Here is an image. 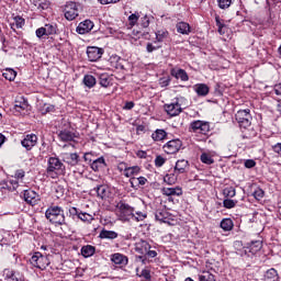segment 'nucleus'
I'll use <instances>...</instances> for the list:
<instances>
[{"instance_id":"nucleus-47","label":"nucleus","mask_w":281,"mask_h":281,"mask_svg":"<svg viewBox=\"0 0 281 281\" xmlns=\"http://www.w3.org/2000/svg\"><path fill=\"white\" fill-rule=\"evenodd\" d=\"M111 67H113L114 69H121L124 70V66L122 65V58L120 57H112L111 59Z\"/></svg>"},{"instance_id":"nucleus-57","label":"nucleus","mask_w":281,"mask_h":281,"mask_svg":"<svg viewBox=\"0 0 281 281\" xmlns=\"http://www.w3.org/2000/svg\"><path fill=\"white\" fill-rule=\"evenodd\" d=\"M172 81V79L170 78V76H167V77H161L159 79V86L160 87H168L170 85V82Z\"/></svg>"},{"instance_id":"nucleus-25","label":"nucleus","mask_w":281,"mask_h":281,"mask_svg":"<svg viewBox=\"0 0 281 281\" xmlns=\"http://www.w3.org/2000/svg\"><path fill=\"white\" fill-rule=\"evenodd\" d=\"M190 166V162L186 159H180L176 162L175 166V172L176 175H183L186 172V169Z\"/></svg>"},{"instance_id":"nucleus-40","label":"nucleus","mask_w":281,"mask_h":281,"mask_svg":"<svg viewBox=\"0 0 281 281\" xmlns=\"http://www.w3.org/2000/svg\"><path fill=\"white\" fill-rule=\"evenodd\" d=\"M33 3L37 10H49V0H33Z\"/></svg>"},{"instance_id":"nucleus-30","label":"nucleus","mask_w":281,"mask_h":281,"mask_svg":"<svg viewBox=\"0 0 281 281\" xmlns=\"http://www.w3.org/2000/svg\"><path fill=\"white\" fill-rule=\"evenodd\" d=\"M13 21L14 22L10 24L11 30L13 32H15L16 30H21V27H23V25H25V19H23V16H21V15H15L13 18ZM14 27H16V30Z\"/></svg>"},{"instance_id":"nucleus-32","label":"nucleus","mask_w":281,"mask_h":281,"mask_svg":"<svg viewBox=\"0 0 281 281\" xmlns=\"http://www.w3.org/2000/svg\"><path fill=\"white\" fill-rule=\"evenodd\" d=\"M79 221H81V223H86L87 225H91V223H93V221H95V217L87 212H80L79 213Z\"/></svg>"},{"instance_id":"nucleus-20","label":"nucleus","mask_w":281,"mask_h":281,"mask_svg":"<svg viewBox=\"0 0 281 281\" xmlns=\"http://www.w3.org/2000/svg\"><path fill=\"white\" fill-rule=\"evenodd\" d=\"M151 246L147 240L140 239L135 244V251L137 254H140V256H145V254L148 252V249H150Z\"/></svg>"},{"instance_id":"nucleus-31","label":"nucleus","mask_w":281,"mask_h":281,"mask_svg":"<svg viewBox=\"0 0 281 281\" xmlns=\"http://www.w3.org/2000/svg\"><path fill=\"white\" fill-rule=\"evenodd\" d=\"M99 85L104 89H106L108 87H111V76H109V74L106 72L99 75Z\"/></svg>"},{"instance_id":"nucleus-49","label":"nucleus","mask_w":281,"mask_h":281,"mask_svg":"<svg viewBox=\"0 0 281 281\" xmlns=\"http://www.w3.org/2000/svg\"><path fill=\"white\" fill-rule=\"evenodd\" d=\"M80 212H81L80 209H78L76 206H70L68 209L69 217L72 218V221L76 220V216H77V218H79Z\"/></svg>"},{"instance_id":"nucleus-62","label":"nucleus","mask_w":281,"mask_h":281,"mask_svg":"<svg viewBox=\"0 0 281 281\" xmlns=\"http://www.w3.org/2000/svg\"><path fill=\"white\" fill-rule=\"evenodd\" d=\"M119 172H123V175L128 170V164L126 162H120L117 165Z\"/></svg>"},{"instance_id":"nucleus-27","label":"nucleus","mask_w":281,"mask_h":281,"mask_svg":"<svg viewBox=\"0 0 281 281\" xmlns=\"http://www.w3.org/2000/svg\"><path fill=\"white\" fill-rule=\"evenodd\" d=\"M266 281H280V274H278V270L274 268H270L265 273Z\"/></svg>"},{"instance_id":"nucleus-22","label":"nucleus","mask_w":281,"mask_h":281,"mask_svg":"<svg viewBox=\"0 0 281 281\" xmlns=\"http://www.w3.org/2000/svg\"><path fill=\"white\" fill-rule=\"evenodd\" d=\"M161 193L166 196H181V194H183V189H181V187L162 188Z\"/></svg>"},{"instance_id":"nucleus-58","label":"nucleus","mask_w":281,"mask_h":281,"mask_svg":"<svg viewBox=\"0 0 281 281\" xmlns=\"http://www.w3.org/2000/svg\"><path fill=\"white\" fill-rule=\"evenodd\" d=\"M164 164H166V158H164L161 155L156 156L155 158L156 168H161Z\"/></svg>"},{"instance_id":"nucleus-12","label":"nucleus","mask_w":281,"mask_h":281,"mask_svg":"<svg viewBox=\"0 0 281 281\" xmlns=\"http://www.w3.org/2000/svg\"><path fill=\"white\" fill-rule=\"evenodd\" d=\"M119 210L121 212V217L124 218V221L135 218V207L130 204L121 203Z\"/></svg>"},{"instance_id":"nucleus-38","label":"nucleus","mask_w":281,"mask_h":281,"mask_svg":"<svg viewBox=\"0 0 281 281\" xmlns=\"http://www.w3.org/2000/svg\"><path fill=\"white\" fill-rule=\"evenodd\" d=\"M97 82L98 81L95 80V77H93L92 75H85L83 85L86 87H88V89H93V87H95Z\"/></svg>"},{"instance_id":"nucleus-35","label":"nucleus","mask_w":281,"mask_h":281,"mask_svg":"<svg viewBox=\"0 0 281 281\" xmlns=\"http://www.w3.org/2000/svg\"><path fill=\"white\" fill-rule=\"evenodd\" d=\"M179 175L177 172L167 173L164 177V182L167 183V186H175L177 183Z\"/></svg>"},{"instance_id":"nucleus-44","label":"nucleus","mask_w":281,"mask_h":281,"mask_svg":"<svg viewBox=\"0 0 281 281\" xmlns=\"http://www.w3.org/2000/svg\"><path fill=\"white\" fill-rule=\"evenodd\" d=\"M200 161L206 166H212V164H214V158L212 157V154L202 153L200 156Z\"/></svg>"},{"instance_id":"nucleus-18","label":"nucleus","mask_w":281,"mask_h":281,"mask_svg":"<svg viewBox=\"0 0 281 281\" xmlns=\"http://www.w3.org/2000/svg\"><path fill=\"white\" fill-rule=\"evenodd\" d=\"M106 160L104 159V156H101L94 160L91 161L90 168L93 170V172H100V170H104L106 168Z\"/></svg>"},{"instance_id":"nucleus-63","label":"nucleus","mask_w":281,"mask_h":281,"mask_svg":"<svg viewBox=\"0 0 281 281\" xmlns=\"http://www.w3.org/2000/svg\"><path fill=\"white\" fill-rule=\"evenodd\" d=\"M215 95H223V83H216L214 87Z\"/></svg>"},{"instance_id":"nucleus-10","label":"nucleus","mask_w":281,"mask_h":281,"mask_svg":"<svg viewBox=\"0 0 281 281\" xmlns=\"http://www.w3.org/2000/svg\"><path fill=\"white\" fill-rule=\"evenodd\" d=\"M57 136L60 142H75V139L78 138V133H76V131L69 126L59 131Z\"/></svg>"},{"instance_id":"nucleus-2","label":"nucleus","mask_w":281,"mask_h":281,"mask_svg":"<svg viewBox=\"0 0 281 281\" xmlns=\"http://www.w3.org/2000/svg\"><path fill=\"white\" fill-rule=\"evenodd\" d=\"M46 173L47 177H50V179H58V177L65 176V164H63L58 157H49L47 160Z\"/></svg>"},{"instance_id":"nucleus-60","label":"nucleus","mask_w":281,"mask_h":281,"mask_svg":"<svg viewBox=\"0 0 281 281\" xmlns=\"http://www.w3.org/2000/svg\"><path fill=\"white\" fill-rule=\"evenodd\" d=\"M147 217L148 215L146 213L136 212V216L134 215V221H137V223H139L140 221H145V218Z\"/></svg>"},{"instance_id":"nucleus-33","label":"nucleus","mask_w":281,"mask_h":281,"mask_svg":"<svg viewBox=\"0 0 281 281\" xmlns=\"http://www.w3.org/2000/svg\"><path fill=\"white\" fill-rule=\"evenodd\" d=\"M2 76L5 80H9V82H14L16 79V70L12 68H7L3 70Z\"/></svg>"},{"instance_id":"nucleus-11","label":"nucleus","mask_w":281,"mask_h":281,"mask_svg":"<svg viewBox=\"0 0 281 281\" xmlns=\"http://www.w3.org/2000/svg\"><path fill=\"white\" fill-rule=\"evenodd\" d=\"M36 144H38V136L33 133L24 135V138L21 140V146L25 148V150H32Z\"/></svg>"},{"instance_id":"nucleus-56","label":"nucleus","mask_w":281,"mask_h":281,"mask_svg":"<svg viewBox=\"0 0 281 281\" xmlns=\"http://www.w3.org/2000/svg\"><path fill=\"white\" fill-rule=\"evenodd\" d=\"M252 196L257 200L260 201L261 199H265V190L262 189H257L254 191Z\"/></svg>"},{"instance_id":"nucleus-24","label":"nucleus","mask_w":281,"mask_h":281,"mask_svg":"<svg viewBox=\"0 0 281 281\" xmlns=\"http://www.w3.org/2000/svg\"><path fill=\"white\" fill-rule=\"evenodd\" d=\"M4 274L7 281H25V278L14 270H7Z\"/></svg>"},{"instance_id":"nucleus-9","label":"nucleus","mask_w":281,"mask_h":281,"mask_svg":"<svg viewBox=\"0 0 281 281\" xmlns=\"http://www.w3.org/2000/svg\"><path fill=\"white\" fill-rule=\"evenodd\" d=\"M23 199L25 203H27V205H32V207L41 203V195L32 189H26L23 191Z\"/></svg>"},{"instance_id":"nucleus-16","label":"nucleus","mask_w":281,"mask_h":281,"mask_svg":"<svg viewBox=\"0 0 281 281\" xmlns=\"http://www.w3.org/2000/svg\"><path fill=\"white\" fill-rule=\"evenodd\" d=\"M63 161L68 166H78L80 164V156L76 153H66L63 156Z\"/></svg>"},{"instance_id":"nucleus-29","label":"nucleus","mask_w":281,"mask_h":281,"mask_svg":"<svg viewBox=\"0 0 281 281\" xmlns=\"http://www.w3.org/2000/svg\"><path fill=\"white\" fill-rule=\"evenodd\" d=\"M168 138V133L165 130H156L153 134H151V139H154V142H164V139Z\"/></svg>"},{"instance_id":"nucleus-64","label":"nucleus","mask_w":281,"mask_h":281,"mask_svg":"<svg viewBox=\"0 0 281 281\" xmlns=\"http://www.w3.org/2000/svg\"><path fill=\"white\" fill-rule=\"evenodd\" d=\"M272 150L277 155H281V143H277V144L272 145Z\"/></svg>"},{"instance_id":"nucleus-26","label":"nucleus","mask_w":281,"mask_h":281,"mask_svg":"<svg viewBox=\"0 0 281 281\" xmlns=\"http://www.w3.org/2000/svg\"><path fill=\"white\" fill-rule=\"evenodd\" d=\"M177 33L188 35L190 32H192V27H190V24L188 22H178L177 25Z\"/></svg>"},{"instance_id":"nucleus-6","label":"nucleus","mask_w":281,"mask_h":281,"mask_svg":"<svg viewBox=\"0 0 281 281\" xmlns=\"http://www.w3.org/2000/svg\"><path fill=\"white\" fill-rule=\"evenodd\" d=\"M64 12L66 21H75L79 15L78 3L74 1L66 2Z\"/></svg>"},{"instance_id":"nucleus-5","label":"nucleus","mask_w":281,"mask_h":281,"mask_svg":"<svg viewBox=\"0 0 281 281\" xmlns=\"http://www.w3.org/2000/svg\"><path fill=\"white\" fill-rule=\"evenodd\" d=\"M30 262L36 269H41L42 271H44V269H47V267H49V257L44 256L41 252H35L31 257Z\"/></svg>"},{"instance_id":"nucleus-17","label":"nucleus","mask_w":281,"mask_h":281,"mask_svg":"<svg viewBox=\"0 0 281 281\" xmlns=\"http://www.w3.org/2000/svg\"><path fill=\"white\" fill-rule=\"evenodd\" d=\"M30 104L27 103V99L25 98H20L15 101L14 104V111L15 113H20V115L25 114V111H27Z\"/></svg>"},{"instance_id":"nucleus-3","label":"nucleus","mask_w":281,"mask_h":281,"mask_svg":"<svg viewBox=\"0 0 281 281\" xmlns=\"http://www.w3.org/2000/svg\"><path fill=\"white\" fill-rule=\"evenodd\" d=\"M210 131V122L207 121L195 120L189 124V133H193L194 135L207 137Z\"/></svg>"},{"instance_id":"nucleus-43","label":"nucleus","mask_w":281,"mask_h":281,"mask_svg":"<svg viewBox=\"0 0 281 281\" xmlns=\"http://www.w3.org/2000/svg\"><path fill=\"white\" fill-rule=\"evenodd\" d=\"M237 203L238 200H233L232 198H224L223 207H225V210H234Z\"/></svg>"},{"instance_id":"nucleus-23","label":"nucleus","mask_w":281,"mask_h":281,"mask_svg":"<svg viewBox=\"0 0 281 281\" xmlns=\"http://www.w3.org/2000/svg\"><path fill=\"white\" fill-rule=\"evenodd\" d=\"M119 234L114 231H108L105 228H102V231L99 234V238L101 240H115L117 238Z\"/></svg>"},{"instance_id":"nucleus-46","label":"nucleus","mask_w":281,"mask_h":281,"mask_svg":"<svg viewBox=\"0 0 281 281\" xmlns=\"http://www.w3.org/2000/svg\"><path fill=\"white\" fill-rule=\"evenodd\" d=\"M156 221H159L160 223H166V220L168 218V212L164 210H158L155 213Z\"/></svg>"},{"instance_id":"nucleus-7","label":"nucleus","mask_w":281,"mask_h":281,"mask_svg":"<svg viewBox=\"0 0 281 281\" xmlns=\"http://www.w3.org/2000/svg\"><path fill=\"white\" fill-rule=\"evenodd\" d=\"M181 146H183V142H181V139H179V138H176V139H171L169 142H167L162 146V150L167 155H177V153H179V150H181Z\"/></svg>"},{"instance_id":"nucleus-39","label":"nucleus","mask_w":281,"mask_h":281,"mask_svg":"<svg viewBox=\"0 0 281 281\" xmlns=\"http://www.w3.org/2000/svg\"><path fill=\"white\" fill-rule=\"evenodd\" d=\"M215 25L217 27L218 34L223 36L225 34V27H227V25H225V23L221 21V15L218 14L215 15Z\"/></svg>"},{"instance_id":"nucleus-21","label":"nucleus","mask_w":281,"mask_h":281,"mask_svg":"<svg viewBox=\"0 0 281 281\" xmlns=\"http://www.w3.org/2000/svg\"><path fill=\"white\" fill-rule=\"evenodd\" d=\"M7 188L10 192H16L19 188H25L24 179L21 180H8Z\"/></svg>"},{"instance_id":"nucleus-8","label":"nucleus","mask_w":281,"mask_h":281,"mask_svg":"<svg viewBox=\"0 0 281 281\" xmlns=\"http://www.w3.org/2000/svg\"><path fill=\"white\" fill-rule=\"evenodd\" d=\"M89 63H98L104 56V48L98 46H88L87 52Z\"/></svg>"},{"instance_id":"nucleus-52","label":"nucleus","mask_w":281,"mask_h":281,"mask_svg":"<svg viewBox=\"0 0 281 281\" xmlns=\"http://www.w3.org/2000/svg\"><path fill=\"white\" fill-rule=\"evenodd\" d=\"M234 3V0H217V5L221 10H227Z\"/></svg>"},{"instance_id":"nucleus-54","label":"nucleus","mask_w":281,"mask_h":281,"mask_svg":"<svg viewBox=\"0 0 281 281\" xmlns=\"http://www.w3.org/2000/svg\"><path fill=\"white\" fill-rule=\"evenodd\" d=\"M200 281H216V277L210 272H204L203 274L199 276Z\"/></svg>"},{"instance_id":"nucleus-19","label":"nucleus","mask_w":281,"mask_h":281,"mask_svg":"<svg viewBox=\"0 0 281 281\" xmlns=\"http://www.w3.org/2000/svg\"><path fill=\"white\" fill-rule=\"evenodd\" d=\"M170 74L173 78H176V80H181L182 82H188V80H190V76H188V72L183 69H175L172 68L170 70Z\"/></svg>"},{"instance_id":"nucleus-1","label":"nucleus","mask_w":281,"mask_h":281,"mask_svg":"<svg viewBox=\"0 0 281 281\" xmlns=\"http://www.w3.org/2000/svg\"><path fill=\"white\" fill-rule=\"evenodd\" d=\"M45 218L54 225V227H63L67 225V216H65V209L63 206L52 204L45 211Z\"/></svg>"},{"instance_id":"nucleus-41","label":"nucleus","mask_w":281,"mask_h":281,"mask_svg":"<svg viewBox=\"0 0 281 281\" xmlns=\"http://www.w3.org/2000/svg\"><path fill=\"white\" fill-rule=\"evenodd\" d=\"M139 172H142V168L139 166L127 167V171L124 173V177L128 179L131 177H135V175H139Z\"/></svg>"},{"instance_id":"nucleus-13","label":"nucleus","mask_w":281,"mask_h":281,"mask_svg":"<svg viewBox=\"0 0 281 281\" xmlns=\"http://www.w3.org/2000/svg\"><path fill=\"white\" fill-rule=\"evenodd\" d=\"M164 109L168 115L171 117H177L183 110L181 109V104L179 102L170 103V104H165Z\"/></svg>"},{"instance_id":"nucleus-34","label":"nucleus","mask_w":281,"mask_h":281,"mask_svg":"<svg viewBox=\"0 0 281 281\" xmlns=\"http://www.w3.org/2000/svg\"><path fill=\"white\" fill-rule=\"evenodd\" d=\"M95 254V248L92 245H86L81 248V256L83 258H91Z\"/></svg>"},{"instance_id":"nucleus-59","label":"nucleus","mask_w":281,"mask_h":281,"mask_svg":"<svg viewBox=\"0 0 281 281\" xmlns=\"http://www.w3.org/2000/svg\"><path fill=\"white\" fill-rule=\"evenodd\" d=\"M21 179H25V171L23 169L16 170L14 177L11 178V180H16V181Z\"/></svg>"},{"instance_id":"nucleus-37","label":"nucleus","mask_w":281,"mask_h":281,"mask_svg":"<svg viewBox=\"0 0 281 281\" xmlns=\"http://www.w3.org/2000/svg\"><path fill=\"white\" fill-rule=\"evenodd\" d=\"M222 194L224 199H234L236 196V188L233 186L226 187L223 189Z\"/></svg>"},{"instance_id":"nucleus-36","label":"nucleus","mask_w":281,"mask_h":281,"mask_svg":"<svg viewBox=\"0 0 281 281\" xmlns=\"http://www.w3.org/2000/svg\"><path fill=\"white\" fill-rule=\"evenodd\" d=\"M195 92L199 95L205 97L207 93H210V87H207L205 83H198L195 85Z\"/></svg>"},{"instance_id":"nucleus-53","label":"nucleus","mask_w":281,"mask_h":281,"mask_svg":"<svg viewBox=\"0 0 281 281\" xmlns=\"http://www.w3.org/2000/svg\"><path fill=\"white\" fill-rule=\"evenodd\" d=\"M127 20L131 27H135V25H137V22L139 21V13H132Z\"/></svg>"},{"instance_id":"nucleus-4","label":"nucleus","mask_w":281,"mask_h":281,"mask_svg":"<svg viewBox=\"0 0 281 281\" xmlns=\"http://www.w3.org/2000/svg\"><path fill=\"white\" fill-rule=\"evenodd\" d=\"M235 120L239 124L240 128H249L251 126V110L245 109V110H238L235 114Z\"/></svg>"},{"instance_id":"nucleus-50","label":"nucleus","mask_w":281,"mask_h":281,"mask_svg":"<svg viewBox=\"0 0 281 281\" xmlns=\"http://www.w3.org/2000/svg\"><path fill=\"white\" fill-rule=\"evenodd\" d=\"M94 191L97 192V196H99V199L106 198V187L102 184L98 186L97 188H94Z\"/></svg>"},{"instance_id":"nucleus-28","label":"nucleus","mask_w":281,"mask_h":281,"mask_svg":"<svg viewBox=\"0 0 281 281\" xmlns=\"http://www.w3.org/2000/svg\"><path fill=\"white\" fill-rule=\"evenodd\" d=\"M220 227L223 232H232V229H234V221L229 217L223 218L220 223Z\"/></svg>"},{"instance_id":"nucleus-48","label":"nucleus","mask_w":281,"mask_h":281,"mask_svg":"<svg viewBox=\"0 0 281 281\" xmlns=\"http://www.w3.org/2000/svg\"><path fill=\"white\" fill-rule=\"evenodd\" d=\"M47 113H56V106L49 103H45L42 108V115H47Z\"/></svg>"},{"instance_id":"nucleus-15","label":"nucleus","mask_w":281,"mask_h":281,"mask_svg":"<svg viewBox=\"0 0 281 281\" xmlns=\"http://www.w3.org/2000/svg\"><path fill=\"white\" fill-rule=\"evenodd\" d=\"M93 27H94L93 21L85 20L78 24L77 33L78 34H89V32H91V30H93Z\"/></svg>"},{"instance_id":"nucleus-45","label":"nucleus","mask_w":281,"mask_h":281,"mask_svg":"<svg viewBox=\"0 0 281 281\" xmlns=\"http://www.w3.org/2000/svg\"><path fill=\"white\" fill-rule=\"evenodd\" d=\"M260 249H262V241L256 240V241L250 243V245H249L250 254H258V251H260Z\"/></svg>"},{"instance_id":"nucleus-61","label":"nucleus","mask_w":281,"mask_h":281,"mask_svg":"<svg viewBox=\"0 0 281 281\" xmlns=\"http://www.w3.org/2000/svg\"><path fill=\"white\" fill-rule=\"evenodd\" d=\"M244 166H245V168H248V169L256 168V160H254V159H246L244 161Z\"/></svg>"},{"instance_id":"nucleus-55","label":"nucleus","mask_w":281,"mask_h":281,"mask_svg":"<svg viewBox=\"0 0 281 281\" xmlns=\"http://www.w3.org/2000/svg\"><path fill=\"white\" fill-rule=\"evenodd\" d=\"M44 30H46V36H52L56 34V26H54V24H46L44 26Z\"/></svg>"},{"instance_id":"nucleus-42","label":"nucleus","mask_w":281,"mask_h":281,"mask_svg":"<svg viewBox=\"0 0 281 281\" xmlns=\"http://www.w3.org/2000/svg\"><path fill=\"white\" fill-rule=\"evenodd\" d=\"M170 36V33L167 30H159L156 32V42L164 43Z\"/></svg>"},{"instance_id":"nucleus-14","label":"nucleus","mask_w":281,"mask_h":281,"mask_svg":"<svg viewBox=\"0 0 281 281\" xmlns=\"http://www.w3.org/2000/svg\"><path fill=\"white\" fill-rule=\"evenodd\" d=\"M111 261L119 267L124 268L128 265V257L126 255L115 252L111 256Z\"/></svg>"},{"instance_id":"nucleus-51","label":"nucleus","mask_w":281,"mask_h":281,"mask_svg":"<svg viewBox=\"0 0 281 281\" xmlns=\"http://www.w3.org/2000/svg\"><path fill=\"white\" fill-rule=\"evenodd\" d=\"M138 278H142V281H150L153 277L150 276V270L143 269L140 273H137Z\"/></svg>"}]
</instances>
